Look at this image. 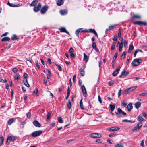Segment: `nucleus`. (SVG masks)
I'll return each mask as SVG.
<instances>
[{"label":"nucleus","mask_w":147,"mask_h":147,"mask_svg":"<svg viewBox=\"0 0 147 147\" xmlns=\"http://www.w3.org/2000/svg\"><path fill=\"white\" fill-rule=\"evenodd\" d=\"M142 60L141 59L136 58L134 60L131 65L133 66H136L139 65L142 63Z\"/></svg>","instance_id":"f257e3e1"},{"label":"nucleus","mask_w":147,"mask_h":147,"mask_svg":"<svg viewBox=\"0 0 147 147\" xmlns=\"http://www.w3.org/2000/svg\"><path fill=\"white\" fill-rule=\"evenodd\" d=\"M89 136L92 138H100L101 137L102 135L100 133H94L90 134Z\"/></svg>","instance_id":"f03ea898"},{"label":"nucleus","mask_w":147,"mask_h":147,"mask_svg":"<svg viewBox=\"0 0 147 147\" xmlns=\"http://www.w3.org/2000/svg\"><path fill=\"white\" fill-rule=\"evenodd\" d=\"M41 5L40 3H38L36 6H34L33 10L36 13L38 12L41 8Z\"/></svg>","instance_id":"7ed1b4c3"},{"label":"nucleus","mask_w":147,"mask_h":147,"mask_svg":"<svg viewBox=\"0 0 147 147\" xmlns=\"http://www.w3.org/2000/svg\"><path fill=\"white\" fill-rule=\"evenodd\" d=\"M133 23L134 24L139 25H143L144 26L147 25V23L146 22L142 21H136L133 22Z\"/></svg>","instance_id":"20e7f679"},{"label":"nucleus","mask_w":147,"mask_h":147,"mask_svg":"<svg viewBox=\"0 0 147 147\" xmlns=\"http://www.w3.org/2000/svg\"><path fill=\"white\" fill-rule=\"evenodd\" d=\"M42 133V131L38 130L35 131L32 133V136L33 137H35L40 135Z\"/></svg>","instance_id":"39448f33"},{"label":"nucleus","mask_w":147,"mask_h":147,"mask_svg":"<svg viewBox=\"0 0 147 147\" xmlns=\"http://www.w3.org/2000/svg\"><path fill=\"white\" fill-rule=\"evenodd\" d=\"M81 31V32L92 33H94L95 36H98L97 34L94 29H90L88 30H82Z\"/></svg>","instance_id":"423d86ee"},{"label":"nucleus","mask_w":147,"mask_h":147,"mask_svg":"<svg viewBox=\"0 0 147 147\" xmlns=\"http://www.w3.org/2000/svg\"><path fill=\"white\" fill-rule=\"evenodd\" d=\"M48 7L47 5H45L42 7L40 10V13L42 14L45 13L48 9Z\"/></svg>","instance_id":"0eeeda50"},{"label":"nucleus","mask_w":147,"mask_h":147,"mask_svg":"<svg viewBox=\"0 0 147 147\" xmlns=\"http://www.w3.org/2000/svg\"><path fill=\"white\" fill-rule=\"evenodd\" d=\"M120 128L117 126L109 127L107 128V130L109 131H115L119 130Z\"/></svg>","instance_id":"6e6552de"},{"label":"nucleus","mask_w":147,"mask_h":147,"mask_svg":"<svg viewBox=\"0 0 147 147\" xmlns=\"http://www.w3.org/2000/svg\"><path fill=\"white\" fill-rule=\"evenodd\" d=\"M122 114L123 115H126V113L122 111V110L120 108L117 109V112H115V114L117 115H120L121 114Z\"/></svg>","instance_id":"1a4fd4ad"},{"label":"nucleus","mask_w":147,"mask_h":147,"mask_svg":"<svg viewBox=\"0 0 147 147\" xmlns=\"http://www.w3.org/2000/svg\"><path fill=\"white\" fill-rule=\"evenodd\" d=\"M81 88L84 96L86 97L87 96V92L84 85H83L82 86Z\"/></svg>","instance_id":"9d476101"},{"label":"nucleus","mask_w":147,"mask_h":147,"mask_svg":"<svg viewBox=\"0 0 147 147\" xmlns=\"http://www.w3.org/2000/svg\"><path fill=\"white\" fill-rule=\"evenodd\" d=\"M120 68L121 67L120 66H119L117 67V68L113 73L112 75L114 76H116L119 71Z\"/></svg>","instance_id":"9b49d317"},{"label":"nucleus","mask_w":147,"mask_h":147,"mask_svg":"<svg viewBox=\"0 0 147 147\" xmlns=\"http://www.w3.org/2000/svg\"><path fill=\"white\" fill-rule=\"evenodd\" d=\"M34 125L37 127H41V124L37 120H35L33 122Z\"/></svg>","instance_id":"f8f14e48"},{"label":"nucleus","mask_w":147,"mask_h":147,"mask_svg":"<svg viewBox=\"0 0 147 147\" xmlns=\"http://www.w3.org/2000/svg\"><path fill=\"white\" fill-rule=\"evenodd\" d=\"M59 30H60L61 32H65L69 35V32L66 30L65 27H61L59 29Z\"/></svg>","instance_id":"ddd939ff"},{"label":"nucleus","mask_w":147,"mask_h":147,"mask_svg":"<svg viewBox=\"0 0 147 147\" xmlns=\"http://www.w3.org/2000/svg\"><path fill=\"white\" fill-rule=\"evenodd\" d=\"M16 138L14 136H8L6 141L7 142L8 140H9V141H14L16 140Z\"/></svg>","instance_id":"4468645a"},{"label":"nucleus","mask_w":147,"mask_h":147,"mask_svg":"<svg viewBox=\"0 0 147 147\" xmlns=\"http://www.w3.org/2000/svg\"><path fill=\"white\" fill-rule=\"evenodd\" d=\"M137 119L138 121H145V120L142 117V115L141 114H140L139 115V116L137 117Z\"/></svg>","instance_id":"2eb2a0df"},{"label":"nucleus","mask_w":147,"mask_h":147,"mask_svg":"<svg viewBox=\"0 0 147 147\" xmlns=\"http://www.w3.org/2000/svg\"><path fill=\"white\" fill-rule=\"evenodd\" d=\"M7 4L10 6L12 7H19L20 6V5L19 4L15 5V4H14L11 3L9 2H8Z\"/></svg>","instance_id":"dca6fc26"},{"label":"nucleus","mask_w":147,"mask_h":147,"mask_svg":"<svg viewBox=\"0 0 147 147\" xmlns=\"http://www.w3.org/2000/svg\"><path fill=\"white\" fill-rule=\"evenodd\" d=\"M127 108L129 111H130L133 108L132 104L131 103H129L127 106Z\"/></svg>","instance_id":"f3484780"},{"label":"nucleus","mask_w":147,"mask_h":147,"mask_svg":"<svg viewBox=\"0 0 147 147\" xmlns=\"http://www.w3.org/2000/svg\"><path fill=\"white\" fill-rule=\"evenodd\" d=\"M67 10L66 9H64L60 10L59 12L61 15H64L67 14Z\"/></svg>","instance_id":"a211bd4d"},{"label":"nucleus","mask_w":147,"mask_h":147,"mask_svg":"<svg viewBox=\"0 0 147 147\" xmlns=\"http://www.w3.org/2000/svg\"><path fill=\"white\" fill-rule=\"evenodd\" d=\"M38 3V0H33L31 3L30 4L31 6H34L37 4Z\"/></svg>","instance_id":"6ab92c4d"},{"label":"nucleus","mask_w":147,"mask_h":147,"mask_svg":"<svg viewBox=\"0 0 147 147\" xmlns=\"http://www.w3.org/2000/svg\"><path fill=\"white\" fill-rule=\"evenodd\" d=\"M123 44L120 43L119 41L118 42L117 44V46L119 45V51H121L123 46Z\"/></svg>","instance_id":"aec40b11"},{"label":"nucleus","mask_w":147,"mask_h":147,"mask_svg":"<svg viewBox=\"0 0 147 147\" xmlns=\"http://www.w3.org/2000/svg\"><path fill=\"white\" fill-rule=\"evenodd\" d=\"M64 0H58L57 2V4L58 6H60L63 5Z\"/></svg>","instance_id":"412c9836"},{"label":"nucleus","mask_w":147,"mask_h":147,"mask_svg":"<svg viewBox=\"0 0 147 147\" xmlns=\"http://www.w3.org/2000/svg\"><path fill=\"white\" fill-rule=\"evenodd\" d=\"M141 103L139 102L138 101L134 104L135 107L136 108L138 109L140 107Z\"/></svg>","instance_id":"4be33fe9"},{"label":"nucleus","mask_w":147,"mask_h":147,"mask_svg":"<svg viewBox=\"0 0 147 147\" xmlns=\"http://www.w3.org/2000/svg\"><path fill=\"white\" fill-rule=\"evenodd\" d=\"M10 38L9 37H5L3 38L1 40L2 42L7 41L10 40Z\"/></svg>","instance_id":"5701e85b"},{"label":"nucleus","mask_w":147,"mask_h":147,"mask_svg":"<svg viewBox=\"0 0 147 147\" xmlns=\"http://www.w3.org/2000/svg\"><path fill=\"white\" fill-rule=\"evenodd\" d=\"M69 52L70 53V56L72 58L74 57V53H73V52L74 51V49L72 47H71L69 50Z\"/></svg>","instance_id":"b1692460"},{"label":"nucleus","mask_w":147,"mask_h":147,"mask_svg":"<svg viewBox=\"0 0 147 147\" xmlns=\"http://www.w3.org/2000/svg\"><path fill=\"white\" fill-rule=\"evenodd\" d=\"M134 46L133 45H131L129 48L128 52L129 53H131L132 50L134 49Z\"/></svg>","instance_id":"393cba45"},{"label":"nucleus","mask_w":147,"mask_h":147,"mask_svg":"<svg viewBox=\"0 0 147 147\" xmlns=\"http://www.w3.org/2000/svg\"><path fill=\"white\" fill-rule=\"evenodd\" d=\"M51 113V112H49L47 113V118L46 119V121H49V120L50 118Z\"/></svg>","instance_id":"a878e982"},{"label":"nucleus","mask_w":147,"mask_h":147,"mask_svg":"<svg viewBox=\"0 0 147 147\" xmlns=\"http://www.w3.org/2000/svg\"><path fill=\"white\" fill-rule=\"evenodd\" d=\"M84 59L85 60L86 62H87L88 61V57L87 55L85 53H84Z\"/></svg>","instance_id":"bb28decb"},{"label":"nucleus","mask_w":147,"mask_h":147,"mask_svg":"<svg viewBox=\"0 0 147 147\" xmlns=\"http://www.w3.org/2000/svg\"><path fill=\"white\" fill-rule=\"evenodd\" d=\"M109 106L110 107V110L111 111H114L115 107V105L114 104H110L109 105Z\"/></svg>","instance_id":"cd10ccee"},{"label":"nucleus","mask_w":147,"mask_h":147,"mask_svg":"<svg viewBox=\"0 0 147 147\" xmlns=\"http://www.w3.org/2000/svg\"><path fill=\"white\" fill-rule=\"evenodd\" d=\"M18 39L17 36L15 34L13 35L11 38V39L13 40H14Z\"/></svg>","instance_id":"c85d7f7f"},{"label":"nucleus","mask_w":147,"mask_h":147,"mask_svg":"<svg viewBox=\"0 0 147 147\" xmlns=\"http://www.w3.org/2000/svg\"><path fill=\"white\" fill-rule=\"evenodd\" d=\"M24 83V84L27 87H30L29 84L27 80H23Z\"/></svg>","instance_id":"c756f323"},{"label":"nucleus","mask_w":147,"mask_h":147,"mask_svg":"<svg viewBox=\"0 0 147 147\" xmlns=\"http://www.w3.org/2000/svg\"><path fill=\"white\" fill-rule=\"evenodd\" d=\"M142 123L141 122H140L137 124L136 126L140 129V128L142 126Z\"/></svg>","instance_id":"7c9ffc66"},{"label":"nucleus","mask_w":147,"mask_h":147,"mask_svg":"<svg viewBox=\"0 0 147 147\" xmlns=\"http://www.w3.org/2000/svg\"><path fill=\"white\" fill-rule=\"evenodd\" d=\"M28 74L25 73L23 75V80H27V78H28Z\"/></svg>","instance_id":"2f4dec72"},{"label":"nucleus","mask_w":147,"mask_h":147,"mask_svg":"<svg viewBox=\"0 0 147 147\" xmlns=\"http://www.w3.org/2000/svg\"><path fill=\"white\" fill-rule=\"evenodd\" d=\"M67 107L68 109H70L71 107V105L70 102V100H68V102L67 104Z\"/></svg>","instance_id":"473e14b6"},{"label":"nucleus","mask_w":147,"mask_h":147,"mask_svg":"<svg viewBox=\"0 0 147 147\" xmlns=\"http://www.w3.org/2000/svg\"><path fill=\"white\" fill-rule=\"evenodd\" d=\"M82 29V28H79V29H77L76 31V32H75V34H76V35L77 36H79V32H81V31H81V30Z\"/></svg>","instance_id":"72a5a7b5"},{"label":"nucleus","mask_w":147,"mask_h":147,"mask_svg":"<svg viewBox=\"0 0 147 147\" xmlns=\"http://www.w3.org/2000/svg\"><path fill=\"white\" fill-rule=\"evenodd\" d=\"M14 121V119L13 118H12L10 119L8 121V124L9 125H11Z\"/></svg>","instance_id":"f704fd0d"},{"label":"nucleus","mask_w":147,"mask_h":147,"mask_svg":"<svg viewBox=\"0 0 147 147\" xmlns=\"http://www.w3.org/2000/svg\"><path fill=\"white\" fill-rule=\"evenodd\" d=\"M70 95V90L69 87V86L68 87V89L67 90V95L66 97V99H67Z\"/></svg>","instance_id":"c9c22d12"},{"label":"nucleus","mask_w":147,"mask_h":147,"mask_svg":"<svg viewBox=\"0 0 147 147\" xmlns=\"http://www.w3.org/2000/svg\"><path fill=\"white\" fill-rule=\"evenodd\" d=\"M126 51H124L123 53L122 54L121 59H123L125 58L126 54Z\"/></svg>","instance_id":"e433bc0d"},{"label":"nucleus","mask_w":147,"mask_h":147,"mask_svg":"<svg viewBox=\"0 0 147 147\" xmlns=\"http://www.w3.org/2000/svg\"><path fill=\"white\" fill-rule=\"evenodd\" d=\"M79 71L82 76H83L84 75V72L83 69L82 68H80L79 69Z\"/></svg>","instance_id":"4c0bfd02"},{"label":"nucleus","mask_w":147,"mask_h":147,"mask_svg":"<svg viewBox=\"0 0 147 147\" xmlns=\"http://www.w3.org/2000/svg\"><path fill=\"white\" fill-rule=\"evenodd\" d=\"M4 140V138L3 137H0V146L3 144Z\"/></svg>","instance_id":"58836bf2"},{"label":"nucleus","mask_w":147,"mask_h":147,"mask_svg":"<svg viewBox=\"0 0 147 147\" xmlns=\"http://www.w3.org/2000/svg\"><path fill=\"white\" fill-rule=\"evenodd\" d=\"M133 18L137 19H140L141 18V16L139 15H134L133 16Z\"/></svg>","instance_id":"ea45409f"},{"label":"nucleus","mask_w":147,"mask_h":147,"mask_svg":"<svg viewBox=\"0 0 147 147\" xmlns=\"http://www.w3.org/2000/svg\"><path fill=\"white\" fill-rule=\"evenodd\" d=\"M116 135V134L115 133H112L109 134V137L110 138H112L115 136Z\"/></svg>","instance_id":"a19ab883"},{"label":"nucleus","mask_w":147,"mask_h":147,"mask_svg":"<svg viewBox=\"0 0 147 147\" xmlns=\"http://www.w3.org/2000/svg\"><path fill=\"white\" fill-rule=\"evenodd\" d=\"M118 54L117 53H116L114 55V57L113 58V59L112 60V62H114L116 58L117 57V56Z\"/></svg>","instance_id":"79ce46f5"},{"label":"nucleus","mask_w":147,"mask_h":147,"mask_svg":"<svg viewBox=\"0 0 147 147\" xmlns=\"http://www.w3.org/2000/svg\"><path fill=\"white\" fill-rule=\"evenodd\" d=\"M80 108L81 109H82V110L84 109V108L83 107V102L82 101V99L80 101Z\"/></svg>","instance_id":"37998d69"},{"label":"nucleus","mask_w":147,"mask_h":147,"mask_svg":"<svg viewBox=\"0 0 147 147\" xmlns=\"http://www.w3.org/2000/svg\"><path fill=\"white\" fill-rule=\"evenodd\" d=\"M130 92H131V91L130 90L129 88H128L124 90V94H127L128 93Z\"/></svg>","instance_id":"c03bdc74"},{"label":"nucleus","mask_w":147,"mask_h":147,"mask_svg":"<svg viewBox=\"0 0 147 147\" xmlns=\"http://www.w3.org/2000/svg\"><path fill=\"white\" fill-rule=\"evenodd\" d=\"M139 130V129L136 126L132 129V131H134L136 132Z\"/></svg>","instance_id":"a18cd8bd"},{"label":"nucleus","mask_w":147,"mask_h":147,"mask_svg":"<svg viewBox=\"0 0 147 147\" xmlns=\"http://www.w3.org/2000/svg\"><path fill=\"white\" fill-rule=\"evenodd\" d=\"M137 87V86H133L129 88L131 91H132L136 88Z\"/></svg>","instance_id":"49530a36"},{"label":"nucleus","mask_w":147,"mask_h":147,"mask_svg":"<svg viewBox=\"0 0 147 147\" xmlns=\"http://www.w3.org/2000/svg\"><path fill=\"white\" fill-rule=\"evenodd\" d=\"M55 65L58 67V69L59 71H62V67L60 65H59L57 64H55Z\"/></svg>","instance_id":"de8ad7c7"},{"label":"nucleus","mask_w":147,"mask_h":147,"mask_svg":"<svg viewBox=\"0 0 147 147\" xmlns=\"http://www.w3.org/2000/svg\"><path fill=\"white\" fill-rule=\"evenodd\" d=\"M57 120L58 122L60 123H62L63 122V120L61 117H58Z\"/></svg>","instance_id":"09e8293b"},{"label":"nucleus","mask_w":147,"mask_h":147,"mask_svg":"<svg viewBox=\"0 0 147 147\" xmlns=\"http://www.w3.org/2000/svg\"><path fill=\"white\" fill-rule=\"evenodd\" d=\"M117 25H114L110 26L109 27V30H112L114 28L115 26H116Z\"/></svg>","instance_id":"8fccbe9b"},{"label":"nucleus","mask_w":147,"mask_h":147,"mask_svg":"<svg viewBox=\"0 0 147 147\" xmlns=\"http://www.w3.org/2000/svg\"><path fill=\"white\" fill-rule=\"evenodd\" d=\"M124 74H125V69H124L121 74V75L119 76L120 78H121L123 76H124Z\"/></svg>","instance_id":"3c124183"},{"label":"nucleus","mask_w":147,"mask_h":147,"mask_svg":"<svg viewBox=\"0 0 147 147\" xmlns=\"http://www.w3.org/2000/svg\"><path fill=\"white\" fill-rule=\"evenodd\" d=\"M19 75V74H17L16 75L14 76V79L17 80H19V79L20 78Z\"/></svg>","instance_id":"603ef678"},{"label":"nucleus","mask_w":147,"mask_h":147,"mask_svg":"<svg viewBox=\"0 0 147 147\" xmlns=\"http://www.w3.org/2000/svg\"><path fill=\"white\" fill-rule=\"evenodd\" d=\"M113 81L111 80L108 82V84L109 86H111L113 84Z\"/></svg>","instance_id":"864d4df0"},{"label":"nucleus","mask_w":147,"mask_h":147,"mask_svg":"<svg viewBox=\"0 0 147 147\" xmlns=\"http://www.w3.org/2000/svg\"><path fill=\"white\" fill-rule=\"evenodd\" d=\"M121 105L122 106H123L124 107H126L127 104L125 102L123 101L122 102Z\"/></svg>","instance_id":"5fc2aeb1"},{"label":"nucleus","mask_w":147,"mask_h":147,"mask_svg":"<svg viewBox=\"0 0 147 147\" xmlns=\"http://www.w3.org/2000/svg\"><path fill=\"white\" fill-rule=\"evenodd\" d=\"M35 63L38 69L40 68V66L38 64V61L37 60H36L35 61Z\"/></svg>","instance_id":"6e6d98bb"},{"label":"nucleus","mask_w":147,"mask_h":147,"mask_svg":"<svg viewBox=\"0 0 147 147\" xmlns=\"http://www.w3.org/2000/svg\"><path fill=\"white\" fill-rule=\"evenodd\" d=\"M115 44L114 43H113L111 46V50H114L115 49Z\"/></svg>","instance_id":"4d7b16f0"},{"label":"nucleus","mask_w":147,"mask_h":147,"mask_svg":"<svg viewBox=\"0 0 147 147\" xmlns=\"http://www.w3.org/2000/svg\"><path fill=\"white\" fill-rule=\"evenodd\" d=\"M115 147H124L123 145L120 144H118L116 145Z\"/></svg>","instance_id":"13d9d810"},{"label":"nucleus","mask_w":147,"mask_h":147,"mask_svg":"<svg viewBox=\"0 0 147 147\" xmlns=\"http://www.w3.org/2000/svg\"><path fill=\"white\" fill-rule=\"evenodd\" d=\"M147 93L146 92H143L139 94V96H145L146 95Z\"/></svg>","instance_id":"bf43d9fd"},{"label":"nucleus","mask_w":147,"mask_h":147,"mask_svg":"<svg viewBox=\"0 0 147 147\" xmlns=\"http://www.w3.org/2000/svg\"><path fill=\"white\" fill-rule=\"evenodd\" d=\"M27 117L30 118L31 116V113L30 112H29L27 113L26 114Z\"/></svg>","instance_id":"052dcab7"},{"label":"nucleus","mask_w":147,"mask_h":147,"mask_svg":"<svg viewBox=\"0 0 147 147\" xmlns=\"http://www.w3.org/2000/svg\"><path fill=\"white\" fill-rule=\"evenodd\" d=\"M121 91H122L121 89V88H120L119 89V91L118 93V96L119 97L121 95Z\"/></svg>","instance_id":"680f3d73"},{"label":"nucleus","mask_w":147,"mask_h":147,"mask_svg":"<svg viewBox=\"0 0 147 147\" xmlns=\"http://www.w3.org/2000/svg\"><path fill=\"white\" fill-rule=\"evenodd\" d=\"M117 35H115L114 36V38L113 39V40L115 41H117Z\"/></svg>","instance_id":"e2e57ef3"},{"label":"nucleus","mask_w":147,"mask_h":147,"mask_svg":"<svg viewBox=\"0 0 147 147\" xmlns=\"http://www.w3.org/2000/svg\"><path fill=\"white\" fill-rule=\"evenodd\" d=\"M98 101L100 102V103H102V102L101 100V98L100 96L99 95H98Z\"/></svg>","instance_id":"0e129e2a"},{"label":"nucleus","mask_w":147,"mask_h":147,"mask_svg":"<svg viewBox=\"0 0 147 147\" xmlns=\"http://www.w3.org/2000/svg\"><path fill=\"white\" fill-rule=\"evenodd\" d=\"M96 141L99 143H101L102 142V141L101 139H97L96 140Z\"/></svg>","instance_id":"69168bd1"},{"label":"nucleus","mask_w":147,"mask_h":147,"mask_svg":"<svg viewBox=\"0 0 147 147\" xmlns=\"http://www.w3.org/2000/svg\"><path fill=\"white\" fill-rule=\"evenodd\" d=\"M92 47L93 49L95 48L96 47V44L95 42H93L92 44Z\"/></svg>","instance_id":"338daca9"},{"label":"nucleus","mask_w":147,"mask_h":147,"mask_svg":"<svg viewBox=\"0 0 147 147\" xmlns=\"http://www.w3.org/2000/svg\"><path fill=\"white\" fill-rule=\"evenodd\" d=\"M141 114L142 115V116H143L144 117H146L147 116V115L146 113L144 112L142 113Z\"/></svg>","instance_id":"774afa93"}]
</instances>
